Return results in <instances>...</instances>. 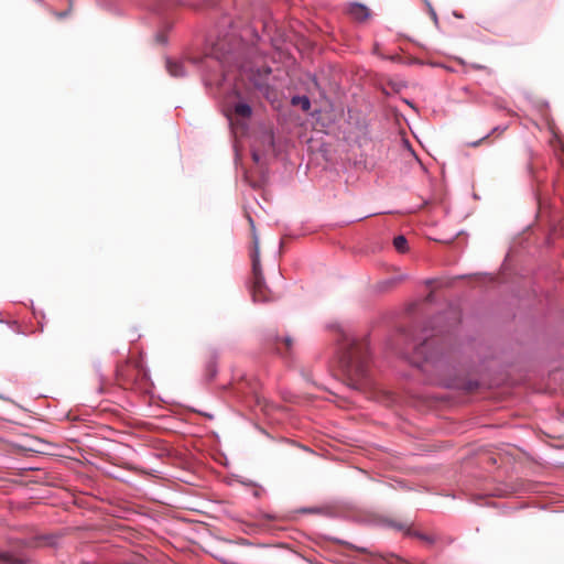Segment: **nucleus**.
Wrapping results in <instances>:
<instances>
[{
    "label": "nucleus",
    "mask_w": 564,
    "mask_h": 564,
    "mask_svg": "<svg viewBox=\"0 0 564 564\" xmlns=\"http://www.w3.org/2000/svg\"><path fill=\"white\" fill-rule=\"evenodd\" d=\"M235 112L240 117L249 118L252 113V110L248 104L240 102L235 106Z\"/></svg>",
    "instance_id": "20e7f679"
},
{
    "label": "nucleus",
    "mask_w": 564,
    "mask_h": 564,
    "mask_svg": "<svg viewBox=\"0 0 564 564\" xmlns=\"http://www.w3.org/2000/svg\"><path fill=\"white\" fill-rule=\"evenodd\" d=\"M393 246L399 252H405L408 250V241L404 236H398L393 239Z\"/></svg>",
    "instance_id": "39448f33"
},
{
    "label": "nucleus",
    "mask_w": 564,
    "mask_h": 564,
    "mask_svg": "<svg viewBox=\"0 0 564 564\" xmlns=\"http://www.w3.org/2000/svg\"><path fill=\"white\" fill-rule=\"evenodd\" d=\"M284 343H285L286 347L289 348V347H291L292 339H291L290 337H286V338L284 339Z\"/></svg>",
    "instance_id": "0eeeda50"
},
{
    "label": "nucleus",
    "mask_w": 564,
    "mask_h": 564,
    "mask_svg": "<svg viewBox=\"0 0 564 564\" xmlns=\"http://www.w3.org/2000/svg\"><path fill=\"white\" fill-rule=\"evenodd\" d=\"M349 15L357 21H365L370 17L369 9L361 3H351L348 7Z\"/></svg>",
    "instance_id": "f03ea898"
},
{
    "label": "nucleus",
    "mask_w": 564,
    "mask_h": 564,
    "mask_svg": "<svg viewBox=\"0 0 564 564\" xmlns=\"http://www.w3.org/2000/svg\"><path fill=\"white\" fill-rule=\"evenodd\" d=\"M310 106H311V104H310L308 98L303 97V98H302V107H303V109H304V110H308V109H310Z\"/></svg>",
    "instance_id": "423d86ee"
},
{
    "label": "nucleus",
    "mask_w": 564,
    "mask_h": 564,
    "mask_svg": "<svg viewBox=\"0 0 564 564\" xmlns=\"http://www.w3.org/2000/svg\"><path fill=\"white\" fill-rule=\"evenodd\" d=\"M35 1L39 2V3H42V0H35Z\"/></svg>",
    "instance_id": "9b49d317"
},
{
    "label": "nucleus",
    "mask_w": 564,
    "mask_h": 564,
    "mask_svg": "<svg viewBox=\"0 0 564 564\" xmlns=\"http://www.w3.org/2000/svg\"><path fill=\"white\" fill-rule=\"evenodd\" d=\"M66 15H67V12L56 13V17L59 19L65 18Z\"/></svg>",
    "instance_id": "6e6552de"
},
{
    "label": "nucleus",
    "mask_w": 564,
    "mask_h": 564,
    "mask_svg": "<svg viewBox=\"0 0 564 564\" xmlns=\"http://www.w3.org/2000/svg\"><path fill=\"white\" fill-rule=\"evenodd\" d=\"M11 564H25V563H24V562H22V561L15 560V561H13Z\"/></svg>",
    "instance_id": "1a4fd4ad"
},
{
    "label": "nucleus",
    "mask_w": 564,
    "mask_h": 564,
    "mask_svg": "<svg viewBox=\"0 0 564 564\" xmlns=\"http://www.w3.org/2000/svg\"><path fill=\"white\" fill-rule=\"evenodd\" d=\"M252 270H253V285L252 296L256 302H267L271 300L270 291L268 290L260 267L259 258V241L254 237V252L252 256Z\"/></svg>",
    "instance_id": "f257e3e1"
},
{
    "label": "nucleus",
    "mask_w": 564,
    "mask_h": 564,
    "mask_svg": "<svg viewBox=\"0 0 564 564\" xmlns=\"http://www.w3.org/2000/svg\"><path fill=\"white\" fill-rule=\"evenodd\" d=\"M166 67L169 69V73L174 76V77H180V76H183L185 74V67H184V64L182 62H177V61H167L166 62Z\"/></svg>",
    "instance_id": "7ed1b4c3"
},
{
    "label": "nucleus",
    "mask_w": 564,
    "mask_h": 564,
    "mask_svg": "<svg viewBox=\"0 0 564 564\" xmlns=\"http://www.w3.org/2000/svg\"><path fill=\"white\" fill-rule=\"evenodd\" d=\"M475 67H476V68H478V69H482V68H485L484 66H480V65H477V66H475Z\"/></svg>",
    "instance_id": "9d476101"
}]
</instances>
